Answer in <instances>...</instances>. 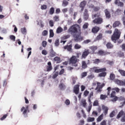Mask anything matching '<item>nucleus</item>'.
<instances>
[{"label": "nucleus", "instance_id": "obj_1", "mask_svg": "<svg viewBox=\"0 0 125 125\" xmlns=\"http://www.w3.org/2000/svg\"><path fill=\"white\" fill-rule=\"evenodd\" d=\"M68 31L72 35L76 42L81 41L83 40V37L81 35L80 29L78 25L75 24L72 26L70 28Z\"/></svg>", "mask_w": 125, "mask_h": 125}, {"label": "nucleus", "instance_id": "obj_2", "mask_svg": "<svg viewBox=\"0 0 125 125\" xmlns=\"http://www.w3.org/2000/svg\"><path fill=\"white\" fill-rule=\"evenodd\" d=\"M121 32L115 29L114 32V33L111 37V39L115 42L117 39H118L120 37Z\"/></svg>", "mask_w": 125, "mask_h": 125}, {"label": "nucleus", "instance_id": "obj_3", "mask_svg": "<svg viewBox=\"0 0 125 125\" xmlns=\"http://www.w3.org/2000/svg\"><path fill=\"white\" fill-rule=\"evenodd\" d=\"M96 83L97 84V86L95 88V90H97V93H99L102 91V89L104 85V83L101 84L100 83L94 82L93 83V85H95Z\"/></svg>", "mask_w": 125, "mask_h": 125}, {"label": "nucleus", "instance_id": "obj_4", "mask_svg": "<svg viewBox=\"0 0 125 125\" xmlns=\"http://www.w3.org/2000/svg\"><path fill=\"white\" fill-rule=\"evenodd\" d=\"M77 62V60L76 57L73 56L70 59V63L71 64L72 66H76L77 64L76 63Z\"/></svg>", "mask_w": 125, "mask_h": 125}, {"label": "nucleus", "instance_id": "obj_5", "mask_svg": "<svg viewBox=\"0 0 125 125\" xmlns=\"http://www.w3.org/2000/svg\"><path fill=\"white\" fill-rule=\"evenodd\" d=\"M122 117L121 121L122 122H125V113L122 110L118 114L117 118H118Z\"/></svg>", "mask_w": 125, "mask_h": 125}, {"label": "nucleus", "instance_id": "obj_6", "mask_svg": "<svg viewBox=\"0 0 125 125\" xmlns=\"http://www.w3.org/2000/svg\"><path fill=\"white\" fill-rule=\"evenodd\" d=\"M97 67H94L90 70L93 69V71H94V72L96 73H98L100 72L105 71L106 70L105 68H104L101 69H98Z\"/></svg>", "mask_w": 125, "mask_h": 125}, {"label": "nucleus", "instance_id": "obj_7", "mask_svg": "<svg viewBox=\"0 0 125 125\" xmlns=\"http://www.w3.org/2000/svg\"><path fill=\"white\" fill-rule=\"evenodd\" d=\"M115 92L114 91H113L110 94V97L111 98V101L113 102L116 101L118 98L115 96Z\"/></svg>", "mask_w": 125, "mask_h": 125}, {"label": "nucleus", "instance_id": "obj_8", "mask_svg": "<svg viewBox=\"0 0 125 125\" xmlns=\"http://www.w3.org/2000/svg\"><path fill=\"white\" fill-rule=\"evenodd\" d=\"M103 19L99 17L95 19L93 21L94 23L97 24H100L103 22Z\"/></svg>", "mask_w": 125, "mask_h": 125}, {"label": "nucleus", "instance_id": "obj_9", "mask_svg": "<svg viewBox=\"0 0 125 125\" xmlns=\"http://www.w3.org/2000/svg\"><path fill=\"white\" fill-rule=\"evenodd\" d=\"M111 89V87H109L107 89L108 90V92L107 93V94L108 95H110V91ZM111 90H115V91L116 92H119L120 91V89L117 88H112L111 89Z\"/></svg>", "mask_w": 125, "mask_h": 125}, {"label": "nucleus", "instance_id": "obj_10", "mask_svg": "<svg viewBox=\"0 0 125 125\" xmlns=\"http://www.w3.org/2000/svg\"><path fill=\"white\" fill-rule=\"evenodd\" d=\"M47 64L48 65L47 66L46 69L45 70V71L47 72H49L52 69L51 64V62H49Z\"/></svg>", "mask_w": 125, "mask_h": 125}, {"label": "nucleus", "instance_id": "obj_11", "mask_svg": "<svg viewBox=\"0 0 125 125\" xmlns=\"http://www.w3.org/2000/svg\"><path fill=\"white\" fill-rule=\"evenodd\" d=\"M102 108L104 111V113L105 115H106L108 113V108L106 106L104 105H103L102 107Z\"/></svg>", "mask_w": 125, "mask_h": 125}, {"label": "nucleus", "instance_id": "obj_12", "mask_svg": "<svg viewBox=\"0 0 125 125\" xmlns=\"http://www.w3.org/2000/svg\"><path fill=\"white\" fill-rule=\"evenodd\" d=\"M21 31L22 34L26 35L27 33V30L26 28L25 27H22L21 29Z\"/></svg>", "mask_w": 125, "mask_h": 125}, {"label": "nucleus", "instance_id": "obj_13", "mask_svg": "<svg viewBox=\"0 0 125 125\" xmlns=\"http://www.w3.org/2000/svg\"><path fill=\"white\" fill-rule=\"evenodd\" d=\"M79 85H77L75 86L74 88V92L76 94H77L79 92Z\"/></svg>", "mask_w": 125, "mask_h": 125}, {"label": "nucleus", "instance_id": "obj_14", "mask_svg": "<svg viewBox=\"0 0 125 125\" xmlns=\"http://www.w3.org/2000/svg\"><path fill=\"white\" fill-rule=\"evenodd\" d=\"M89 50H85L82 55V58H85L89 54Z\"/></svg>", "mask_w": 125, "mask_h": 125}, {"label": "nucleus", "instance_id": "obj_15", "mask_svg": "<svg viewBox=\"0 0 125 125\" xmlns=\"http://www.w3.org/2000/svg\"><path fill=\"white\" fill-rule=\"evenodd\" d=\"M72 45H67L64 46L63 48L65 49H67V50L69 51L72 52Z\"/></svg>", "mask_w": 125, "mask_h": 125}, {"label": "nucleus", "instance_id": "obj_16", "mask_svg": "<svg viewBox=\"0 0 125 125\" xmlns=\"http://www.w3.org/2000/svg\"><path fill=\"white\" fill-rule=\"evenodd\" d=\"M86 4V2L84 1H83L81 2L80 5V7L82 8L81 10L83 11V9Z\"/></svg>", "mask_w": 125, "mask_h": 125}, {"label": "nucleus", "instance_id": "obj_17", "mask_svg": "<svg viewBox=\"0 0 125 125\" xmlns=\"http://www.w3.org/2000/svg\"><path fill=\"white\" fill-rule=\"evenodd\" d=\"M115 4L117 5L118 6L122 7L123 6V3L121 2L118 0H116L115 2Z\"/></svg>", "mask_w": 125, "mask_h": 125}, {"label": "nucleus", "instance_id": "obj_18", "mask_svg": "<svg viewBox=\"0 0 125 125\" xmlns=\"http://www.w3.org/2000/svg\"><path fill=\"white\" fill-rule=\"evenodd\" d=\"M87 103L85 99H82L80 102V104L84 107L85 108Z\"/></svg>", "mask_w": 125, "mask_h": 125}, {"label": "nucleus", "instance_id": "obj_19", "mask_svg": "<svg viewBox=\"0 0 125 125\" xmlns=\"http://www.w3.org/2000/svg\"><path fill=\"white\" fill-rule=\"evenodd\" d=\"M99 30V28L98 27H95L93 28L92 30V32L94 33H96Z\"/></svg>", "mask_w": 125, "mask_h": 125}, {"label": "nucleus", "instance_id": "obj_20", "mask_svg": "<svg viewBox=\"0 0 125 125\" xmlns=\"http://www.w3.org/2000/svg\"><path fill=\"white\" fill-rule=\"evenodd\" d=\"M115 82L117 84L120 85H123L124 84L123 81L118 79L115 80Z\"/></svg>", "mask_w": 125, "mask_h": 125}, {"label": "nucleus", "instance_id": "obj_21", "mask_svg": "<svg viewBox=\"0 0 125 125\" xmlns=\"http://www.w3.org/2000/svg\"><path fill=\"white\" fill-rule=\"evenodd\" d=\"M87 10H85V12L84 14L83 18L84 19L86 20L88 18V15L87 13Z\"/></svg>", "mask_w": 125, "mask_h": 125}, {"label": "nucleus", "instance_id": "obj_22", "mask_svg": "<svg viewBox=\"0 0 125 125\" xmlns=\"http://www.w3.org/2000/svg\"><path fill=\"white\" fill-rule=\"evenodd\" d=\"M28 106H26V107H23L21 109V111H23V114L24 115H25L26 113V112L27 111V110L28 109Z\"/></svg>", "mask_w": 125, "mask_h": 125}, {"label": "nucleus", "instance_id": "obj_23", "mask_svg": "<svg viewBox=\"0 0 125 125\" xmlns=\"http://www.w3.org/2000/svg\"><path fill=\"white\" fill-rule=\"evenodd\" d=\"M104 115L103 114H101L97 119V122L100 121L103 118Z\"/></svg>", "mask_w": 125, "mask_h": 125}, {"label": "nucleus", "instance_id": "obj_24", "mask_svg": "<svg viewBox=\"0 0 125 125\" xmlns=\"http://www.w3.org/2000/svg\"><path fill=\"white\" fill-rule=\"evenodd\" d=\"M104 11L106 18H109L110 17V15L109 12L107 9L105 10Z\"/></svg>", "mask_w": 125, "mask_h": 125}, {"label": "nucleus", "instance_id": "obj_25", "mask_svg": "<svg viewBox=\"0 0 125 125\" xmlns=\"http://www.w3.org/2000/svg\"><path fill=\"white\" fill-rule=\"evenodd\" d=\"M106 46L108 49H111L113 48V45L110 42H108L106 44Z\"/></svg>", "mask_w": 125, "mask_h": 125}, {"label": "nucleus", "instance_id": "obj_26", "mask_svg": "<svg viewBox=\"0 0 125 125\" xmlns=\"http://www.w3.org/2000/svg\"><path fill=\"white\" fill-rule=\"evenodd\" d=\"M63 29L61 27H58L56 30V32L58 33H59L62 31Z\"/></svg>", "mask_w": 125, "mask_h": 125}, {"label": "nucleus", "instance_id": "obj_27", "mask_svg": "<svg viewBox=\"0 0 125 125\" xmlns=\"http://www.w3.org/2000/svg\"><path fill=\"white\" fill-rule=\"evenodd\" d=\"M59 88L60 89L63 90L65 88V86L63 83H61L59 85Z\"/></svg>", "mask_w": 125, "mask_h": 125}, {"label": "nucleus", "instance_id": "obj_28", "mask_svg": "<svg viewBox=\"0 0 125 125\" xmlns=\"http://www.w3.org/2000/svg\"><path fill=\"white\" fill-rule=\"evenodd\" d=\"M118 72L120 73L121 75L123 76H125V71L124 70L119 69L118 70Z\"/></svg>", "mask_w": 125, "mask_h": 125}, {"label": "nucleus", "instance_id": "obj_29", "mask_svg": "<svg viewBox=\"0 0 125 125\" xmlns=\"http://www.w3.org/2000/svg\"><path fill=\"white\" fill-rule=\"evenodd\" d=\"M89 48L91 49L93 52L97 49V47L96 46H92L90 47Z\"/></svg>", "mask_w": 125, "mask_h": 125}, {"label": "nucleus", "instance_id": "obj_30", "mask_svg": "<svg viewBox=\"0 0 125 125\" xmlns=\"http://www.w3.org/2000/svg\"><path fill=\"white\" fill-rule=\"evenodd\" d=\"M107 96L106 95L101 94L100 96V99L101 100H104L107 97Z\"/></svg>", "mask_w": 125, "mask_h": 125}, {"label": "nucleus", "instance_id": "obj_31", "mask_svg": "<svg viewBox=\"0 0 125 125\" xmlns=\"http://www.w3.org/2000/svg\"><path fill=\"white\" fill-rule=\"evenodd\" d=\"M120 99L123 101L121 103V104L122 103V106H123L125 104V99H124L123 97H121L120 98Z\"/></svg>", "mask_w": 125, "mask_h": 125}, {"label": "nucleus", "instance_id": "obj_32", "mask_svg": "<svg viewBox=\"0 0 125 125\" xmlns=\"http://www.w3.org/2000/svg\"><path fill=\"white\" fill-rule=\"evenodd\" d=\"M106 52H104L102 50L99 51L98 52V53L100 55H106Z\"/></svg>", "mask_w": 125, "mask_h": 125}, {"label": "nucleus", "instance_id": "obj_33", "mask_svg": "<svg viewBox=\"0 0 125 125\" xmlns=\"http://www.w3.org/2000/svg\"><path fill=\"white\" fill-rule=\"evenodd\" d=\"M50 37H52L54 35V33L53 30L50 29Z\"/></svg>", "mask_w": 125, "mask_h": 125}, {"label": "nucleus", "instance_id": "obj_34", "mask_svg": "<svg viewBox=\"0 0 125 125\" xmlns=\"http://www.w3.org/2000/svg\"><path fill=\"white\" fill-rule=\"evenodd\" d=\"M120 22L119 21H116L113 24V26L114 27H115L117 26L120 25Z\"/></svg>", "mask_w": 125, "mask_h": 125}, {"label": "nucleus", "instance_id": "obj_35", "mask_svg": "<svg viewBox=\"0 0 125 125\" xmlns=\"http://www.w3.org/2000/svg\"><path fill=\"white\" fill-rule=\"evenodd\" d=\"M82 66L83 68L85 69V68H86L87 67V65L85 61H83L82 62Z\"/></svg>", "mask_w": 125, "mask_h": 125}, {"label": "nucleus", "instance_id": "obj_36", "mask_svg": "<svg viewBox=\"0 0 125 125\" xmlns=\"http://www.w3.org/2000/svg\"><path fill=\"white\" fill-rule=\"evenodd\" d=\"M93 63L95 64H97L100 62V61L98 59H96L93 60Z\"/></svg>", "mask_w": 125, "mask_h": 125}, {"label": "nucleus", "instance_id": "obj_37", "mask_svg": "<svg viewBox=\"0 0 125 125\" xmlns=\"http://www.w3.org/2000/svg\"><path fill=\"white\" fill-rule=\"evenodd\" d=\"M93 96V92H91L89 94V96L88 98V101L90 103H91L90 100V98L92 96Z\"/></svg>", "mask_w": 125, "mask_h": 125}, {"label": "nucleus", "instance_id": "obj_38", "mask_svg": "<svg viewBox=\"0 0 125 125\" xmlns=\"http://www.w3.org/2000/svg\"><path fill=\"white\" fill-rule=\"evenodd\" d=\"M91 104V103H90V104L89 106L87 108H86V110L88 112H89L90 111V110L91 109L92 105Z\"/></svg>", "mask_w": 125, "mask_h": 125}, {"label": "nucleus", "instance_id": "obj_39", "mask_svg": "<svg viewBox=\"0 0 125 125\" xmlns=\"http://www.w3.org/2000/svg\"><path fill=\"white\" fill-rule=\"evenodd\" d=\"M48 33V32L47 31L44 30L42 33V35L43 36H45L47 35Z\"/></svg>", "mask_w": 125, "mask_h": 125}, {"label": "nucleus", "instance_id": "obj_40", "mask_svg": "<svg viewBox=\"0 0 125 125\" xmlns=\"http://www.w3.org/2000/svg\"><path fill=\"white\" fill-rule=\"evenodd\" d=\"M94 120V118H91V117H88L87 119V121L88 122H93Z\"/></svg>", "mask_w": 125, "mask_h": 125}, {"label": "nucleus", "instance_id": "obj_41", "mask_svg": "<svg viewBox=\"0 0 125 125\" xmlns=\"http://www.w3.org/2000/svg\"><path fill=\"white\" fill-rule=\"evenodd\" d=\"M106 73L104 72L99 74L98 75L99 77H104L106 75Z\"/></svg>", "mask_w": 125, "mask_h": 125}, {"label": "nucleus", "instance_id": "obj_42", "mask_svg": "<svg viewBox=\"0 0 125 125\" xmlns=\"http://www.w3.org/2000/svg\"><path fill=\"white\" fill-rule=\"evenodd\" d=\"M102 35L101 34H100L98 35L95 39L96 41L99 40L102 38Z\"/></svg>", "mask_w": 125, "mask_h": 125}, {"label": "nucleus", "instance_id": "obj_43", "mask_svg": "<svg viewBox=\"0 0 125 125\" xmlns=\"http://www.w3.org/2000/svg\"><path fill=\"white\" fill-rule=\"evenodd\" d=\"M122 11L121 10L118 9H117L116 11L115 12V13L117 15H119L121 12Z\"/></svg>", "mask_w": 125, "mask_h": 125}, {"label": "nucleus", "instance_id": "obj_44", "mask_svg": "<svg viewBox=\"0 0 125 125\" xmlns=\"http://www.w3.org/2000/svg\"><path fill=\"white\" fill-rule=\"evenodd\" d=\"M70 37V35H67L66 36H64L63 37H62L61 38V39L62 40H65L66 39L69 38Z\"/></svg>", "mask_w": 125, "mask_h": 125}, {"label": "nucleus", "instance_id": "obj_45", "mask_svg": "<svg viewBox=\"0 0 125 125\" xmlns=\"http://www.w3.org/2000/svg\"><path fill=\"white\" fill-rule=\"evenodd\" d=\"M68 3V2L65 0H64L63 1L62 4V5L63 6H67Z\"/></svg>", "mask_w": 125, "mask_h": 125}, {"label": "nucleus", "instance_id": "obj_46", "mask_svg": "<svg viewBox=\"0 0 125 125\" xmlns=\"http://www.w3.org/2000/svg\"><path fill=\"white\" fill-rule=\"evenodd\" d=\"M74 47L75 49H78L81 47V46L79 45L76 44L75 45Z\"/></svg>", "mask_w": 125, "mask_h": 125}, {"label": "nucleus", "instance_id": "obj_47", "mask_svg": "<svg viewBox=\"0 0 125 125\" xmlns=\"http://www.w3.org/2000/svg\"><path fill=\"white\" fill-rule=\"evenodd\" d=\"M10 38L11 40L14 41L15 40V37L13 35H11L10 36Z\"/></svg>", "mask_w": 125, "mask_h": 125}, {"label": "nucleus", "instance_id": "obj_48", "mask_svg": "<svg viewBox=\"0 0 125 125\" xmlns=\"http://www.w3.org/2000/svg\"><path fill=\"white\" fill-rule=\"evenodd\" d=\"M54 9L53 8H52L50 9V13L51 14H52L54 13Z\"/></svg>", "mask_w": 125, "mask_h": 125}, {"label": "nucleus", "instance_id": "obj_49", "mask_svg": "<svg viewBox=\"0 0 125 125\" xmlns=\"http://www.w3.org/2000/svg\"><path fill=\"white\" fill-rule=\"evenodd\" d=\"M65 103L66 105H68L70 104V102L69 100L67 99L65 102Z\"/></svg>", "mask_w": 125, "mask_h": 125}, {"label": "nucleus", "instance_id": "obj_50", "mask_svg": "<svg viewBox=\"0 0 125 125\" xmlns=\"http://www.w3.org/2000/svg\"><path fill=\"white\" fill-rule=\"evenodd\" d=\"M115 112L114 111H113L110 113V117H113L115 115Z\"/></svg>", "mask_w": 125, "mask_h": 125}, {"label": "nucleus", "instance_id": "obj_51", "mask_svg": "<svg viewBox=\"0 0 125 125\" xmlns=\"http://www.w3.org/2000/svg\"><path fill=\"white\" fill-rule=\"evenodd\" d=\"M100 16V14L99 13H97L96 14H94L92 15L93 18H94L96 17H99Z\"/></svg>", "mask_w": 125, "mask_h": 125}, {"label": "nucleus", "instance_id": "obj_52", "mask_svg": "<svg viewBox=\"0 0 125 125\" xmlns=\"http://www.w3.org/2000/svg\"><path fill=\"white\" fill-rule=\"evenodd\" d=\"M59 41L58 39H57L55 42V45L56 46H57L59 45Z\"/></svg>", "mask_w": 125, "mask_h": 125}, {"label": "nucleus", "instance_id": "obj_53", "mask_svg": "<svg viewBox=\"0 0 125 125\" xmlns=\"http://www.w3.org/2000/svg\"><path fill=\"white\" fill-rule=\"evenodd\" d=\"M110 78L111 80H113L115 78V75L113 73L111 74L110 75Z\"/></svg>", "mask_w": 125, "mask_h": 125}, {"label": "nucleus", "instance_id": "obj_54", "mask_svg": "<svg viewBox=\"0 0 125 125\" xmlns=\"http://www.w3.org/2000/svg\"><path fill=\"white\" fill-rule=\"evenodd\" d=\"M106 121L104 120L100 124V125H106Z\"/></svg>", "mask_w": 125, "mask_h": 125}, {"label": "nucleus", "instance_id": "obj_55", "mask_svg": "<svg viewBox=\"0 0 125 125\" xmlns=\"http://www.w3.org/2000/svg\"><path fill=\"white\" fill-rule=\"evenodd\" d=\"M47 6L45 5H44L41 6V9L42 10H45L47 8Z\"/></svg>", "mask_w": 125, "mask_h": 125}, {"label": "nucleus", "instance_id": "obj_56", "mask_svg": "<svg viewBox=\"0 0 125 125\" xmlns=\"http://www.w3.org/2000/svg\"><path fill=\"white\" fill-rule=\"evenodd\" d=\"M49 23L50 26L51 27H52L53 25V21L52 20H51L49 21Z\"/></svg>", "mask_w": 125, "mask_h": 125}, {"label": "nucleus", "instance_id": "obj_57", "mask_svg": "<svg viewBox=\"0 0 125 125\" xmlns=\"http://www.w3.org/2000/svg\"><path fill=\"white\" fill-rule=\"evenodd\" d=\"M42 53L43 55H46L47 54V52L45 50H44L42 51Z\"/></svg>", "mask_w": 125, "mask_h": 125}, {"label": "nucleus", "instance_id": "obj_58", "mask_svg": "<svg viewBox=\"0 0 125 125\" xmlns=\"http://www.w3.org/2000/svg\"><path fill=\"white\" fill-rule=\"evenodd\" d=\"M88 24L87 23H85L83 26V28L84 29L87 28Z\"/></svg>", "mask_w": 125, "mask_h": 125}, {"label": "nucleus", "instance_id": "obj_59", "mask_svg": "<svg viewBox=\"0 0 125 125\" xmlns=\"http://www.w3.org/2000/svg\"><path fill=\"white\" fill-rule=\"evenodd\" d=\"M89 92L87 90H85L84 93V94L85 96H86L87 95L89 94Z\"/></svg>", "mask_w": 125, "mask_h": 125}, {"label": "nucleus", "instance_id": "obj_60", "mask_svg": "<svg viewBox=\"0 0 125 125\" xmlns=\"http://www.w3.org/2000/svg\"><path fill=\"white\" fill-rule=\"evenodd\" d=\"M42 44L43 46L44 47H45L47 44L46 42L45 41H43L42 43Z\"/></svg>", "mask_w": 125, "mask_h": 125}, {"label": "nucleus", "instance_id": "obj_61", "mask_svg": "<svg viewBox=\"0 0 125 125\" xmlns=\"http://www.w3.org/2000/svg\"><path fill=\"white\" fill-rule=\"evenodd\" d=\"M87 74V73L86 72H84L83 73L81 74V76L82 78L86 76Z\"/></svg>", "mask_w": 125, "mask_h": 125}, {"label": "nucleus", "instance_id": "obj_62", "mask_svg": "<svg viewBox=\"0 0 125 125\" xmlns=\"http://www.w3.org/2000/svg\"><path fill=\"white\" fill-rule=\"evenodd\" d=\"M98 104V102L97 100H95L93 104V105L94 106H97Z\"/></svg>", "mask_w": 125, "mask_h": 125}, {"label": "nucleus", "instance_id": "obj_63", "mask_svg": "<svg viewBox=\"0 0 125 125\" xmlns=\"http://www.w3.org/2000/svg\"><path fill=\"white\" fill-rule=\"evenodd\" d=\"M58 73L56 72L54 73L53 75V78H55L58 75Z\"/></svg>", "mask_w": 125, "mask_h": 125}, {"label": "nucleus", "instance_id": "obj_64", "mask_svg": "<svg viewBox=\"0 0 125 125\" xmlns=\"http://www.w3.org/2000/svg\"><path fill=\"white\" fill-rule=\"evenodd\" d=\"M54 60L55 61H59L60 60V59L58 57H55L54 58Z\"/></svg>", "mask_w": 125, "mask_h": 125}]
</instances>
